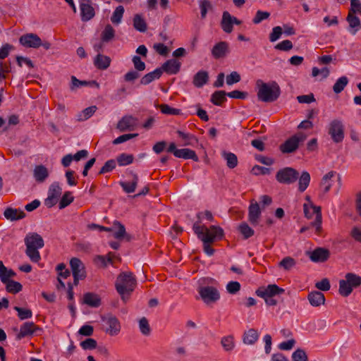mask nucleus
<instances>
[{"instance_id":"obj_1","label":"nucleus","mask_w":361,"mask_h":361,"mask_svg":"<svg viewBox=\"0 0 361 361\" xmlns=\"http://www.w3.org/2000/svg\"><path fill=\"white\" fill-rule=\"evenodd\" d=\"M194 232L204 243V251L209 255H213L214 250L209 245L216 238H221L224 235V231L221 228L216 226H212L207 228L204 226H200L197 224L193 225Z\"/></svg>"},{"instance_id":"obj_2","label":"nucleus","mask_w":361,"mask_h":361,"mask_svg":"<svg viewBox=\"0 0 361 361\" xmlns=\"http://www.w3.org/2000/svg\"><path fill=\"white\" fill-rule=\"evenodd\" d=\"M257 98L263 102H273L277 100L281 94V89L276 81L264 82L259 79L256 81Z\"/></svg>"},{"instance_id":"obj_3","label":"nucleus","mask_w":361,"mask_h":361,"mask_svg":"<svg viewBox=\"0 0 361 361\" xmlns=\"http://www.w3.org/2000/svg\"><path fill=\"white\" fill-rule=\"evenodd\" d=\"M136 286V279L132 272H121L117 277L115 287L117 292L121 297V299L126 302L128 300V296L135 289Z\"/></svg>"},{"instance_id":"obj_4","label":"nucleus","mask_w":361,"mask_h":361,"mask_svg":"<svg viewBox=\"0 0 361 361\" xmlns=\"http://www.w3.org/2000/svg\"><path fill=\"white\" fill-rule=\"evenodd\" d=\"M24 241L26 246V255L32 262H38L41 259L38 250L44 245L43 238L37 233H29L26 235Z\"/></svg>"},{"instance_id":"obj_5","label":"nucleus","mask_w":361,"mask_h":361,"mask_svg":"<svg viewBox=\"0 0 361 361\" xmlns=\"http://www.w3.org/2000/svg\"><path fill=\"white\" fill-rule=\"evenodd\" d=\"M197 291L200 298L206 305L215 303L220 299V293L214 286L200 285Z\"/></svg>"},{"instance_id":"obj_6","label":"nucleus","mask_w":361,"mask_h":361,"mask_svg":"<svg viewBox=\"0 0 361 361\" xmlns=\"http://www.w3.org/2000/svg\"><path fill=\"white\" fill-rule=\"evenodd\" d=\"M307 138V135L303 133H298L286 140L280 145V150L284 154L294 152L299 147L300 143H302Z\"/></svg>"},{"instance_id":"obj_7","label":"nucleus","mask_w":361,"mask_h":361,"mask_svg":"<svg viewBox=\"0 0 361 361\" xmlns=\"http://www.w3.org/2000/svg\"><path fill=\"white\" fill-rule=\"evenodd\" d=\"M345 128L341 120L334 119L328 126V133L335 143L343 142L345 135Z\"/></svg>"},{"instance_id":"obj_8","label":"nucleus","mask_w":361,"mask_h":361,"mask_svg":"<svg viewBox=\"0 0 361 361\" xmlns=\"http://www.w3.org/2000/svg\"><path fill=\"white\" fill-rule=\"evenodd\" d=\"M304 213L307 218L311 219L315 215V220L311 223L310 226L314 228L317 233H319L322 230V214L320 207L313 204L308 206L304 204Z\"/></svg>"},{"instance_id":"obj_9","label":"nucleus","mask_w":361,"mask_h":361,"mask_svg":"<svg viewBox=\"0 0 361 361\" xmlns=\"http://www.w3.org/2000/svg\"><path fill=\"white\" fill-rule=\"evenodd\" d=\"M299 173L292 167H285L280 169L276 174V180L282 184L290 185L298 178Z\"/></svg>"},{"instance_id":"obj_10","label":"nucleus","mask_w":361,"mask_h":361,"mask_svg":"<svg viewBox=\"0 0 361 361\" xmlns=\"http://www.w3.org/2000/svg\"><path fill=\"white\" fill-rule=\"evenodd\" d=\"M166 152L173 154V155L177 158L192 159L195 161H199V158L194 150L188 148L177 149L174 142L170 143L166 149Z\"/></svg>"},{"instance_id":"obj_11","label":"nucleus","mask_w":361,"mask_h":361,"mask_svg":"<svg viewBox=\"0 0 361 361\" xmlns=\"http://www.w3.org/2000/svg\"><path fill=\"white\" fill-rule=\"evenodd\" d=\"M306 255L308 256L313 262H324L329 258L330 252L328 249L324 247H317L312 251H307Z\"/></svg>"},{"instance_id":"obj_12","label":"nucleus","mask_w":361,"mask_h":361,"mask_svg":"<svg viewBox=\"0 0 361 361\" xmlns=\"http://www.w3.org/2000/svg\"><path fill=\"white\" fill-rule=\"evenodd\" d=\"M285 290L276 284L268 285L266 288H260L256 290V294L260 298L275 297L284 293Z\"/></svg>"},{"instance_id":"obj_13","label":"nucleus","mask_w":361,"mask_h":361,"mask_svg":"<svg viewBox=\"0 0 361 361\" xmlns=\"http://www.w3.org/2000/svg\"><path fill=\"white\" fill-rule=\"evenodd\" d=\"M19 42L25 47L38 48L41 47L42 40L40 37L33 33L22 35L19 39Z\"/></svg>"},{"instance_id":"obj_14","label":"nucleus","mask_w":361,"mask_h":361,"mask_svg":"<svg viewBox=\"0 0 361 361\" xmlns=\"http://www.w3.org/2000/svg\"><path fill=\"white\" fill-rule=\"evenodd\" d=\"M42 329L36 326L32 322H25L20 329L19 333L16 335L17 340H21L22 338L32 336L37 331H42Z\"/></svg>"},{"instance_id":"obj_15","label":"nucleus","mask_w":361,"mask_h":361,"mask_svg":"<svg viewBox=\"0 0 361 361\" xmlns=\"http://www.w3.org/2000/svg\"><path fill=\"white\" fill-rule=\"evenodd\" d=\"M102 320L108 325L106 332L110 336H116L121 331L120 322L116 317L109 316L106 318H102Z\"/></svg>"},{"instance_id":"obj_16","label":"nucleus","mask_w":361,"mask_h":361,"mask_svg":"<svg viewBox=\"0 0 361 361\" xmlns=\"http://www.w3.org/2000/svg\"><path fill=\"white\" fill-rule=\"evenodd\" d=\"M229 53V44L225 41L216 43L212 49V55L216 59L225 57Z\"/></svg>"},{"instance_id":"obj_17","label":"nucleus","mask_w":361,"mask_h":361,"mask_svg":"<svg viewBox=\"0 0 361 361\" xmlns=\"http://www.w3.org/2000/svg\"><path fill=\"white\" fill-rule=\"evenodd\" d=\"M80 16L82 22H87L92 19L95 16L94 8L90 2H85L80 4Z\"/></svg>"},{"instance_id":"obj_18","label":"nucleus","mask_w":361,"mask_h":361,"mask_svg":"<svg viewBox=\"0 0 361 361\" xmlns=\"http://www.w3.org/2000/svg\"><path fill=\"white\" fill-rule=\"evenodd\" d=\"M49 172L48 169L42 165H37L33 170V177L37 183H43L49 177Z\"/></svg>"},{"instance_id":"obj_19","label":"nucleus","mask_w":361,"mask_h":361,"mask_svg":"<svg viewBox=\"0 0 361 361\" xmlns=\"http://www.w3.org/2000/svg\"><path fill=\"white\" fill-rule=\"evenodd\" d=\"M136 125V119L132 116H123L117 123V128L121 131L132 130Z\"/></svg>"},{"instance_id":"obj_20","label":"nucleus","mask_w":361,"mask_h":361,"mask_svg":"<svg viewBox=\"0 0 361 361\" xmlns=\"http://www.w3.org/2000/svg\"><path fill=\"white\" fill-rule=\"evenodd\" d=\"M181 63L176 59H169L166 61L160 68L162 72L164 71L168 74H176L180 68Z\"/></svg>"},{"instance_id":"obj_21","label":"nucleus","mask_w":361,"mask_h":361,"mask_svg":"<svg viewBox=\"0 0 361 361\" xmlns=\"http://www.w3.org/2000/svg\"><path fill=\"white\" fill-rule=\"evenodd\" d=\"M73 276H85L86 271L82 261L78 258L73 257L70 261Z\"/></svg>"},{"instance_id":"obj_22","label":"nucleus","mask_w":361,"mask_h":361,"mask_svg":"<svg viewBox=\"0 0 361 361\" xmlns=\"http://www.w3.org/2000/svg\"><path fill=\"white\" fill-rule=\"evenodd\" d=\"M130 174L132 176V180L130 181L120 182V185L126 193H132L135 192L139 180L138 176L136 173L130 172Z\"/></svg>"},{"instance_id":"obj_23","label":"nucleus","mask_w":361,"mask_h":361,"mask_svg":"<svg viewBox=\"0 0 361 361\" xmlns=\"http://www.w3.org/2000/svg\"><path fill=\"white\" fill-rule=\"evenodd\" d=\"M261 215V210L258 203H252L249 207L248 219L252 225L258 223V219Z\"/></svg>"},{"instance_id":"obj_24","label":"nucleus","mask_w":361,"mask_h":361,"mask_svg":"<svg viewBox=\"0 0 361 361\" xmlns=\"http://www.w3.org/2000/svg\"><path fill=\"white\" fill-rule=\"evenodd\" d=\"M5 218L10 221H18L23 219L25 216V214L23 211L8 207L4 212Z\"/></svg>"},{"instance_id":"obj_25","label":"nucleus","mask_w":361,"mask_h":361,"mask_svg":"<svg viewBox=\"0 0 361 361\" xmlns=\"http://www.w3.org/2000/svg\"><path fill=\"white\" fill-rule=\"evenodd\" d=\"M308 300L313 307H318L324 304V295L319 291H312L308 294Z\"/></svg>"},{"instance_id":"obj_26","label":"nucleus","mask_w":361,"mask_h":361,"mask_svg":"<svg viewBox=\"0 0 361 361\" xmlns=\"http://www.w3.org/2000/svg\"><path fill=\"white\" fill-rule=\"evenodd\" d=\"M110 57L98 54L94 59V65L99 70L107 69L111 64Z\"/></svg>"},{"instance_id":"obj_27","label":"nucleus","mask_w":361,"mask_h":361,"mask_svg":"<svg viewBox=\"0 0 361 361\" xmlns=\"http://www.w3.org/2000/svg\"><path fill=\"white\" fill-rule=\"evenodd\" d=\"M82 302L92 307H98L101 305V299L95 293H87L83 295Z\"/></svg>"},{"instance_id":"obj_28","label":"nucleus","mask_w":361,"mask_h":361,"mask_svg":"<svg viewBox=\"0 0 361 361\" xmlns=\"http://www.w3.org/2000/svg\"><path fill=\"white\" fill-rule=\"evenodd\" d=\"M336 175L335 171H329L325 174L321 181L320 188L324 194L328 192L332 185V178Z\"/></svg>"},{"instance_id":"obj_29","label":"nucleus","mask_w":361,"mask_h":361,"mask_svg":"<svg viewBox=\"0 0 361 361\" xmlns=\"http://www.w3.org/2000/svg\"><path fill=\"white\" fill-rule=\"evenodd\" d=\"M114 227L115 229H117V231L114 233L115 238L121 240L126 238L127 241H130L131 240V236L126 233V228L121 222L115 221L114 222Z\"/></svg>"},{"instance_id":"obj_30","label":"nucleus","mask_w":361,"mask_h":361,"mask_svg":"<svg viewBox=\"0 0 361 361\" xmlns=\"http://www.w3.org/2000/svg\"><path fill=\"white\" fill-rule=\"evenodd\" d=\"M221 26L226 33H231L233 31L232 16L229 12L224 11L223 13Z\"/></svg>"},{"instance_id":"obj_31","label":"nucleus","mask_w":361,"mask_h":361,"mask_svg":"<svg viewBox=\"0 0 361 361\" xmlns=\"http://www.w3.org/2000/svg\"><path fill=\"white\" fill-rule=\"evenodd\" d=\"M162 74L161 68H156L152 72L145 74L140 80V84L146 85L156 79H159Z\"/></svg>"},{"instance_id":"obj_32","label":"nucleus","mask_w":361,"mask_h":361,"mask_svg":"<svg viewBox=\"0 0 361 361\" xmlns=\"http://www.w3.org/2000/svg\"><path fill=\"white\" fill-rule=\"evenodd\" d=\"M209 80L208 73L204 71L197 72L193 78V85L197 87H202Z\"/></svg>"},{"instance_id":"obj_33","label":"nucleus","mask_w":361,"mask_h":361,"mask_svg":"<svg viewBox=\"0 0 361 361\" xmlns=\"http://www.w3.org/2000/svg\"><path fill=\"white\" fill-rule=\"evenodd\" d=\"M259 338V334L255 329H250L243 334V341L246 345H253Z\"/></svg>"},{"instance_id":"obj_34","label":"nucleus","mask_w":361,"mask_h":361,"mask_svg":"<svg viewBox=\"0 0 361 361\" xmlns=\"http://www.w3.org/2000/svg\"><path fill=\"white\" fill-rule=\"evenodd\" d=\"M16 272L12 269H7L2 261H0V279L2 283L11 281L10 279L15 277Z\"/></svg>"},{"instance_id":"obj_35","label":"nucleus","mask_w":361,"mask_h":361,"mask_svg":"<svg viewBox=\"0 0 361 361\" xmlns=\"http://www.w3.org/2000/svg\"><path fill=\"white\" fill-rule=\"evenodd\" d=\"M298 190L300 192H304L308 187L310 182V173L304 171L302 172L301 175L298 176Z\"/></svg>"},{"instance_id":"obj_36","label":"nucleus","mask_w":361,"mask_h":361,"mask_svg":"<svg viewBox=\"0 0 361 361\" xmlns=\"http://www.w3.org/2000/svg\"><path fill=\"white\" fill-rule=\"evenodd\" d=\"M227 94L223 90L215 91L211 96L210 102L216 106H221L226 101Z\"/></svg>"},{"instance_id":"obj_37","label":"nucleus","mask_w":361,"mask_h":361,"mask_svg":"<svg viewBox=\"0 0 361 361\" xmlns=\"http://www.w3.org/2000/svg\"><path fill=\"white\" fill-rule=\"evenodd\" d=\"M222 157L226 161V165L229 169H234L238 165L237 156L229 152H222Z\"/></svg>"},{"instance_id":"obj_38","label":"nucleus","mask_w":361,"mask_h":361,"mask_svg":"<svg viewBox=\"0 0 361 361\" xmlns=\"http://www.w3.org/2000/svg\"><path fill=\"white\" fill-rule=\"evenodd\" d=\"M97 108L96 106H91L85 108L77 116V120L78 121H86L90 118L97 111Z\"/></svg>"},{"instance_id":"obj_39","label":"nucleus","mask_w":361,"mask_h":361,"mask_svg":"<svg viewBox=\"0 0 361 361\" xmlns=\"http://www.w3.org/2000/svg\"><path fill=\"white\" fill-rule=\"evenodd\" d=\"M221 344L225 351H232L235 348L233 336L231 335L224 336L221 340Z\"/></svg>"},{"instance_id":"obj_40","label":"nucleus","mask_w":361,"mask_h":361,"mask_svg":"<svg viewBox=\"0 0 361 361\" xmlns=\"http://www.w3.org/2000/svg\"><path fill=\"white\" fill-rule=\"evenodd\" d=\"M133 26L135 30L144 32L147 30V23L140 15L136 14L133 18Z\"/></svg>"},{"instance_id":"obj_41","label":"nucleus","mask_w":361,"mask_h":361,"mask_svg":"<svg viewBox=\"0 0 361 361\" xmlns=\"http://www.w3.org/2000/svg\"><path fill=\"white\" fill-rule=\"evenodd\" d=\"M116 255L113 252H109L106 255H97L95 257V262L100 263L103 267H106L108 264H112Z\"/></svg>"},{"instance_id":"obj_42","label":"nucleus","mask_w":361,"mask_h":361,"mask_svg":"<svg viewBox=\"0 0 361 361\" xmlns=\"http://www.w3.org/2000/svg\"><path fill=\"white\" fill-rule=\"evenodd\" d=\"M345 278L346 281L353 288H357L361 285V276H360L355 274L348 273L345 274Z\"/></svg>"},{"instance_id":"obj_43","label":"nucleus","mask_w":361,"mask_h":361,"mask_svg":"<svg viewBox=\"0 0 361 361\" xmlns=\"http://www.w3.org/2000/svg\"><path fill=\"white\" fill-rule=\"evenodd\" d=\"M348 83V79L346 76L339 78L333 86V90L336 94L341 92Z\"/></svg>"},{"instance_id":"obj_44","label":"nucleus","mask_w":361,"mask_h":361,"mask_svg":"<svg viewBox=\"0 0 361 361\" xmlns=\"http://www.w3.org/2000/svg\"><path fill=\"white\" fill-rule=\"evenodd\" d=\"M4 283L6 285V289L10 293H18L21 291L23 288L22 285L19 282L15 281L13 280L8 281Z\"/></svg>"},{"instance_id":"obj_45","label":"nucleus","mask_w":361,"mask_h":361,"mask_svg":"<svg viewBox=\"0 0 361 361\" xmlns=\"http://www.w3.org/2000/svg\"><path fill=\"white\" fill-rule=\"evenodd\" d=\"M353 288L346 281V280H340L339 281V293L343 296H348L353 291Z\"/></svg>"},{"instance_id":"obj_46","label":"nucleus","mask_w":361,"mask_h":361,"mask_svg":"<svg viewBox=\"0 0 361 361\" xmlns=\"http://www.w3.org/2000/svg\"><path fill=\"white\" fill-rule=\"evenodd\" d=\"M115 36V30L111 25L105 26L104 30L102 33V40L104 42H108L111 40Z\"/></svg>"},{"instance_id":"obj_47","label":"nucleus","mask_w":361,"mask_h":361,"mask_svg":"<svg viewBox=\"0 0 361 361\" xmlns=\"http://www.w3.org/2000/svg\"><path fill=\"white\" fill-rule=\"evenodd\" d=\"M62 192V189L58 182H54L49 187L48 195L59 200Z\"/></svg>"},{"instance_id":"obj_48","label":"nucleus","mask_w":361,"mask_h":361,"mask_svg":"<svg viewBox=\"0 0 361 361\" xmlns=\"http://www.w3.org/2000/svg\"><path fill=\"white\" fill-rule=\"evenodd\" d=\"M124 13V8L123 6H118L114 10L111 20L113 23L118 24L121 23Z\"/></svg>"},{"instance_id":"obj_49","label":"nucleus","mask_w":361,"mask_h":361,"mask_svg":"<svg viewBox=\"0 0 361 361\" xmlns=\"http://www.w3.org/2000/svg\"><path fill=\"white\" fill-rule=\"evenodd\" d=\"M74 200V197L72 196L71 192L68 191L66 192L62 196L60 202L59 207V209H63L68 206L71 203H72Z\"/></svg>"},{"instance_id":"obj_50","label":"nucleus","mask_w":361,"mask_h":361,"mask_svg":"<svg viewBox=\"0 0 361 361\" xmlns=\"http://www.w3.org/2000/svg\"><path fill=\"white\" fill-rule=\"evenodd\" d=\"M238 230L245 239H247L254 235L253 229L251 228L247 223L240 224Z\"/></svg>"},{"instance_id":"obj_51","label":"nucleus","mask_w":361,"mask_h":361,"mask_svg":"<svg viewBox=\"0 0 361 361\" xmlns=\"http://www.w3.org/2000/svg\"><path fill=\"white\" fill-rule=\"evenodd\" d=\"M177 134L184 141L183 145L185 146L192 145L193 141L197 142V139L192 135L185 133L181 130H178Z\"/></svg>"},{"instance_id":"obj_52","label":"nucleus","mask_w":361,"mask_h":361,"mask_svg":"<svg viewBox=\"0 0 361 361\" xmlns=\"http://www.w3.org/2000/svg\"><path fill=\"white\" fill-rule=\"evenodd\" d=\"M14 310L18 312V316L21 320L30 319L32 317V312L29 309H25L16 306L14 307Z\"/></svg>"},{"instance_id":"obj_53","label":"nucleus","mask_w":361,"mask_h":361,"mask_svg":"<svg viewBox=\"0 0 361 361\" xmlns=\"http://www.w3.org/2000/svg\"><path fill=\"white\" fill-rule=\"evenodd\" d=\"M293 361H308L307 355L302 349L298 348L292 354Z\"/></svg>"},{"instance_id":"obj_54","label":"nucleus","mask_w":361,"mask_h":361,"mask_svg":"<svg viewBox=\"0 0 361 361\" xmlns=\"http://www.w3.org/2000/svg\"><path fill=\"white\" fill-rule=\"evenodd\" d=\"M139 328L141 333L145 336L149 335L151 332L150 326L147 319L145 317H142L139 321Z\"/></svg>"},{"instance_id":"obj_55","label":"nucleus","mask_w":361,"mask_h":361,"mask_svg":"<svg viewBox=\"0 0 361 361\" xmlns=\"http://www.w3.org/2000/svg\"><path fill=\"white\" fill-rule=\"evenodd\" d=\"M83 350H93L97 348V343L94 338H88L80 343Z\"/></svg>"},{"instance_id":"obj_56","label":"nucleus","mask_w":361,"mask_h":361,"mask_svg":"<svg viewBox=\"0 0 361 361\" xmlns=\"http://www.w3.org/2000/svg\"><path fill=\"white\" fill-rule=\"evenodd\" d=\"M117 161L120 166H126L133 161V156L132 154H121L117 158Z\"/></svg>"},{"instance_id":"obj_57","label":"nucleus","mask_w":361,"mask_h":361,"mask_svg":"<svg viewBox=\"0 0 361 361\" xmlns=\"http://www.w3.org/2000/svg\"><path fill=\"white\" fill-rule=\"evenodd\" d=\"M161 111L164 114L169 115H179L180 114V109L172 108L168 104H161L159 106Z\"/></svg>"},{"instance_id":"obj_58","label":"nucleus","mask_w":361,"mask_h":361,"mask_svg":"<svg viewBox=\"0 0 361 361\" xmlns=\"http://www.w3.org/2000/svg\"><path fill=\"white\" fill-rule=\"evenodd\" d=\"M295 264V260L293 258L286 257L280 262L279 266L286 270H289L293 268Z\"/></svg>"},{"instance_id":"obj_59","label":"nucleus","mask_w":361,"mask_h":361,"mask_svg":"<svg viewBox=\"0 0 361 361\" xmlns=\"http://www.w3.org/2000/svg\"><path fill=\"white\" fill-rule=\"evenodd\" d=\"M240 284L238 281H230L226 285V290L230 294H235L240 290Z\"/></svg>"},{"instance_id":"obj_60","label":"nucleus","mask_w":361,"mask_h":361,"mask_svg":"<svg viewBox=\"0 0 361 361\" xmlns=\"http://www.w3.org/2000/svg\"><path fill=\"white\" fill-rule=\"evenodd\" d=\"M269 16L270 13L267 11H257L252 22L254 24H259L262 20L267 19Z\"/></svg>"},{"instance_id":"obj_61","label":"nucleus","mask_w":361,"mask_h":361,"mask_svg":"<svg viewBox=\"0 0 361 361\" xmlns=\"http://www.w3.org/2000/svg\"><path fill=\"white\" fill-rule=\"evenodd\" d=\"M132 61L134 65V68L136 70V71H143L145 68L146 65L144 61L141 60V58L138 56H134L132 59Z\"/></svg>"},{"instance_id":"obj_62","label":"nucleus","mask_w":361,"mask_h":361,"mask_svg":"<svg viewBox=\"0 0 361 361\" xmlns=\"http://www.w3.org/2000/svg\"><path fill=\"white\" fill-rule=\"evenodd\" d=\"M116 167V161L114 159L108 160L99 171V174H104L112 171Z\"/></svg>"},{"instance_id":"obj_63","label":"nucleus","mask_w":361,"mask_h":361,"mask_svg":"<svg viewBox=\"0 0 361 361\" xmlns=\"http://www.w3.org/2000/svg\"><path fill=\"white\" fill-rule=\"evenodd\" d=\"M347 21L349 23V26L351 28H355L360 25V20L358 17L355 15L349 12L347 16Z\"/></svg>"},{"instance_id":"obj_64","label":"nucleus","mask_w":361,"mask_h":361,"mask_svg":"<svg viewBox=\"0 0 361 361\" xmlns=\"http://www.w3.org/2000/svg\"><path fill=\"white\" fill-rule=\"evenodd\" d=\"M240 74L236 71H233L226 76V84L232 85L233 84L240 82Z\"/></svg>"}]
</instances>
